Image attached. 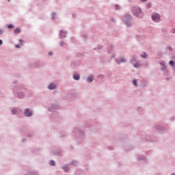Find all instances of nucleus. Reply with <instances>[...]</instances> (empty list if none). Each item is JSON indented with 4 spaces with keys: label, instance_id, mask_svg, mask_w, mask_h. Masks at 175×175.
Listing matches in <instances>:
<instances>
[{
    "label": "nucleus",
    "instance_id": "obj_1",
    "mask_svg": "<svg viewBox=\"0 0 175 175\" xmlns=\"http://www.w3.org/2000/svg\"><path fill=\"white\" fill-rule=\"evenodd\" d=\"M132 13L135 16V17H142V10L137 7L133 8Z\"/></svg>",
    "mask_w": 175,
    "mask_h": 175
},
{
    "label": "nucleus",
    "instance_id": "obj_2",
    "mask_svg": "<svg viewBox=\"0 0 175 175\" xmlns=\"http://www.w3.org/2000/svg\"><path fill=\"white\" fill-rule=\"evenodd\" d=\"M122 20L127 27H131V20H132V16H131V15L126 14L123 17Z\"/></svg>",
    "mask_w": 175,
    "mask_h": 175
},
{
    "label": "nucleus",
    "instance_id": "obj_3",
    "mask_svg": "<svg viewBox=\"0 0 175 175\" xmlns=\"http://www.w3.org/2000/svg\"><path fill=\"white\" fill-rule=\"evenodd\" d=\"M151 17L154 23H159V21H161V15H159V14L153 13Z\"/></svg>",
    "mask_w": 175,
    "mask_h": 175
},
{
    "label": "nucleus",
    "instance_id": "obj_4",
    "mask_svg": "<svg viewBox=\"0 0 175 175\" xmlns=\"http://www.w3.org/2000/svg\"><path fill=\"white\" fill-rule=\"evenodd\" d=\"M25 116L26 117H31L32 116V112L29 111V109H26L25 111Z\"/></svg>",
    "mask_w": 175,
    "mask_h": 175
},
{
    "label": "nucleus",
    "instance_id": "obj_5",
    "mask_svg": "<svg viewBox=\"0 0 175 175\" xmlns=\"http://www.w3.org/2000/svg\"><path fill=\"white\" fill-rule=\"evenodd\" d=\"M126 62V59H125V58L124 57H122L120 59L116 60V62H117L118 64H122V62Z\"/></svg>",
    "mask_w": 175,
    "mask_h": 175
},
{
    "label": "nucleus",
    "instance_id": "obj_6",
    "mask_svg": "<svg viewBox=\"0 0 175 175\" xmlns=\"http://www.w3.org/2000/svg\"><path fill=\"white\" fill-rule=\"evenodd\" d=\"M60 38L61 39H64V38H66V33L62 30L60 31Z\"/></svg>",
    "mask_w": 175,
    "mask_h": 175
},
{
    "label": "nucleus",
    "instance_id": "obj_7",
    "mask_svg": "<svg viewBox=\"0 0 175 175\" xmlns=\"http://www.w3.org/2000/svg\"><path fill=\"white\" fill-rule=\"evenodd\" d=\"M56 87H57V85H55L54 83H51V84L49 85L48 88H49V90H55Z\"/></svg>",
    "mask_w": 175,
    "mask_h": 175
},
{
    "label": "nucleus",
    "instance_id": "obj_8",
    "mask_svg": "<svg viewBox=\"0 0 175 175\" xmlns=\"http://www.w3.org/2000/svg\"><path fill=\"white\" fill-rule=\"evenodd\" d=\"M87 81H88V83H92V81H94V77L92 75L88 77Z\"/></svg>",
    "mask_w": 175,
    "mask_h": 175
},
{
    "label": "nucleus",
    "instance_id": "obj_9",
    "mask_svg": "<svg viewBox=\"0 0 175 175\" xmlns=\"http://www.w3.org/2000/svg\"><path fill=\"white\" fill-rule=\"evenodd\" d=\"M73 79L75 80H79L80 79V75L79 74H75L73 75Z\"/></svg>",
    "mask_w": 175,
    "mask_h": 175
},
{
    "label": "nucleus",
    "instance_id": "obj_10",
    "mask_svg": "<svg viewBox=\"0 0 175 175\" xmlns=\"http://www.w3.org/2000/svg\"><path fill=\"white\" fill-rule=\"evenodd\" d=\"M133 66L134 68H139V66H142V64H140V62H137L134 64Z\"/></svg>",
    "mask_w": 175,
    "mask_h": 175
},
{
    "label": "nucleus",
    "instance_id": "obj_11",
    "mask_svg": "<svg viewBox=\"0 0 175 175\" xmlns=\"http://www.w3.org/2000/svg\"><path fill=\"white\" fill-rule=\"evenodd\" d=\"M12 114H17L18 113V109H12Z\"/></svg>",
    "mask_w": 175,
    "mask_h": 175
},
{
    "label": "nucleus",
    "instance_id": "obj_12",
    "mask_svg": "<svg viewBox=\"0 0 175 175\" xmlns=\"http://www.w3.org/2000/svg\"><path fill=\"white\" fill-rule=\"evenodd\" d=\"M169 64H170V66H172L174 68V69H175L174 61L171 60V61H170Z\"/></svg>",
    "mask_w": 175,
    "mask_h": 175
},
{
    "label": "nucleus",
    "instance_id": "obj_13",
    "mask_svg": "<svg viewBox=\"0 0 175 175\" xmlns=\"http://www.w3.org/2000/svg\"><path fill=\"white\" fill-rule=\"evenodd\" d=\"M49 165H51V166H55V161L51 160L49 162Z\"/></svg>",
    "mask_w": 175,
    "mask_h": 175
},
{
    "label": "nucleus",
    "instance_id": "obj_14",
    "mask_svg": "<svg viewBox=\"0 0 175 175\" xmlns=\"http://www.w3.org/2000/svg\"><path fill=\"white\" fill-rule=\"evenodd\" d=\"M140 57H142V58H147V54L146 53H144L140 55Z\"/></svg>",
    "mask_w": 175,
    "mask_h": 175
},
{
    "label": "nucleus",
    "instance_id": "obj_15",
    "mask_svg": "<svg viewBox=\"0 0 175 175\" xmlns=\"http://www.w3.org/2000/svg\"><path fill=\"white\" fill-rule=\"evenodd\" d=\"M160 65H161V66H163V70L166 69V66L165 65V62H161Z\"/></svg>",
    "mask_w": 175,
    "mask_h": 175
},
{
    "label": "nucleus",
    "instance_id": "obj_16",
    "mask_svg": "<svg viewBox=\"0 0 175 175\" xmlns=\"http://www.w3.org/2000/svg\"><path fill=\"white\" fill-rule=\"evenodd\" d=\"M18 97L20 98V99H21L22 98H24V94L23 93H19L18 94Z\"/></svg>",
    "mask_w": 175,
    "mask_h": 175
},
{
    "label": "nucleus",
    "instance_id": "obj_17",
    "mask_svg": "<svg viewBox=\"0 0 175 175\" xmlns=\"http://www.w3.org/2000/svg\"><path fill=\"white\" fill-rule=\"evenodd\" d=\"M20 32H21L20 29H18V28L15 29V30H14L15 33H20Z\"/></svg>",
    "mask_w": 175,
    "mask_h": 175
},
{
    "label": "nucleus",
    "instance_id": "obj_18",
    "mask_svg": "<svg viewBox=\"0 0 175 175\" xmlns=\"http://www.w3.org/2000/svg\"><path fill=\"white\" fill-rule=\"evenodd\" d=\"M64 172H68L69 170V167H68L67 166H65L63 167Z\"/></svg>",
    "mask_w": 175,
    "mask_h": 175
},
{
    "label": "nucleus",
    "instance_id": "obj_19",
    "mask_svg": "<svg viewBox=\"0 0 175 175\" xmlns=\"http://www.w3.org/2000/svg\"><path fill=\"white\" fill-rule=\"evenodd\" d=\"M115 9L116 10H120V5H115Z\"/></svg>",
    "mask_w": 175,
    "mask_h": 175
},
{
    "label": "nucleus",
    "instance_id": "obj_20",
    "mask_svg": "<svg viewBox=\"0 0 175 175\" xmlns=\"http://www.w3.org/2000/svg\"><path fill=\"white\" fill-rule=\"evenodd\" d=\"M64 44H65V43L63 42V41H61L60 42H59V45L60 46H64Z\"/></svg>",
    "mask_w": 175,
    "mask_h": 175
},
{
    "label": "nucleus",
    "instance_id": "obj_21",
    "mask_svg": "<svg viewBox=\"0 0 175 175\" xmlns=\"http://www.w3.org/2000/svg\"><path fill=\"white\" fill-rule=\"evenodd\" d=\"M55 17V13H53L52 14V19L54 20Z\"/></svg>",
    "mask_w": 175,
    "mask_h": 175
},
{
    "label": "nucleus",
    "instance_id": "obj_22",
    "mask_svg": "<svg viewBox=\"0 0 175 175\" xmlns=\"http://www.w3.org/2000/svg\"><path fill=\"white\" fill-rule=\"evenodd\" d=\"M8 28L9 29H11V28H13V25H9Z\"/></svg>",
    "mask_w": 175,
    "mask_h": 175
},
{
    "label": "nucleus",
    "instance_id": "obj_23",
    "mask_svg": "<svg viewBox=\"0 0 175 175\" xmlns=\"http://www.w3.org/2000/svg\"><path fill=\"white\" fill-rule=\"evenodd\" d=\"M137 82L136 81H135V80L133 81V85H135V86L137 85Z\"/></svg>",
    "mask_w": 175,
    "mask_h": 175
},
{
    "label": "nucleus",
    "instance_id": "obj_24",
    "mask_svg": "<svg viewBox=\"0 0 175 175\" xmlns=\"http://www.w3.org/2000/svg\"><path fill=\"white\" fill-rule=\"evenodd\" d=\"M3 33V29H0V35H2Z\"/></svg>",
    "mask_w": 175,
    "mask_h": 175
},
{
    "label": "nucleus",
    "instance_id": "obj_25",
    "mask_svg": "<svg viewBox=\"0 0 175 175\" xmlns=\"http://www.w3.org/2000/svg\"><path fill=\"white\" fill-rule=\"evenodd\" d=\"M15 47H16V49H20V45L16 44V45H15Z\"/></svg>",
    "mask_w": 175,
    "mask_h": 175
},
{
    "label": "nucleus",
    "instance_id": "obj_26",
    "mask_svg": "<svg viewBox=\"0 0 175 175\" xmlns=\"http://www.w3.org/2000/svg\"><path fill=\"white\" fill-rule=\"evenodd\" d=\"M168 50H170V51H173V49H172V47H168Z\"/></svg>",
    "mask_w": 175,
    "mask_h": 175
},
{
    "label": "nucleus",
    "instance_id": "obj_27",
    "mask_svg": "<svg viewBox=\"0 0 175 175\" xmlns=\"http://www.w3.org/2000/svg\"><path fill=\"white\" fill-rule=\"evenodd\" d=\"M49 55H53V52H49Z\"/></svg>",
    "mask_w": 175,
    "mask_h": 175
},
{
    "label": "nucleus",
    "instance_id": "obj_28",
    "mask_svg": "<svg viewBox=\"0 0 175 175\" xmlns=\"http://www.w3.org/2000/svg\"><path fill=\"white\" fill-rule=\"evenodd\" d=\"M3 44L2 40H0V45Z\"/></svg>",
    "mask_w": 175,
    "mask_h": 175
},
{
    "label": "nucleus",
    "instance_id": "obj_29",
    "mask_svg": "<svg viewBox=\"0 0 175 175\" xmlns=\"http://www.w3.org/2000/svg\"><path fill=\"white\" fill-rule=\"evenodd\" d=\"M20 43H22L23 40H19Z\"/></svg>",
    "mask_w": 175,
    "mask_h": 175
},
{
    "label": "nucleus",
    "instance_id": "obj_30",
    "mask_svg": "<svg viewBox=\"0 0 175 175\" xmlns=\"http://www.w3.org/2000/svg\"><path fill=\"white\" fill-rule=\"evenodd\" d=\"M150 4H148V8H150Z\"/></svg>",
    "mask_w": 175,
    "mask_h": 175
},
{
    "label": "nucleus",
    "instance_id": "obj_31",
    "mask_svg": "<svg viewBox=\"0 0 175 175\" xmlns=\"http://www.w3.org/2000/svg\"><path fill=\"white\" fill-rule=\"evenodd\" d=\"M111 49H113V46H111Z\"/></svg>",
    "mask_w": 175,
    "mask_h": 175
},
{
    "label": "nucleus",
    "instance_id": "obj_32",
    "mask_svg": "<svg viewBox=\"0 0 175 175\" xmlns=\"http://www.w3.org/2000/svg\"><path fill=\"white\" fill-rule=\"evenodd\" d=\"M142 1H147V0H142Z\"/></svg>",
    "mask_w": 175,
    "mask_h": 175
},
{
    "label": "nucleus",
    "instance_id": "obj_33",
    "mask_svg": "<svg viewBox=\"0 0 175 175\" xmlns=\"http://www.w3.org/2000/svg\"><path fill=\"white\" fill-rule=\"evenodd\" d=\"M8 2H10V0H8Z\"/></svg>",
    "mask_w": 175,
    "mask_h": 175
},
{
    "label": "nucleus",
    "instance_id": "obj_34",
    "mask_svg": "<svg viewBox=\"0 0 175 175\" xmlns=\"http://www.w3.org/2000/svg\"><path fill=\"white\" fill-rule=\"evenodd\" d=\"M108 53H110L109 51H108Z\"/></svg>",
    "mask_w": 175,
    "mask_h": 175
}]
</instances>
